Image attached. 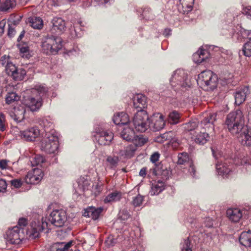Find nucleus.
Wrapping results in <instances>:
<instances>
[{
	"label": "nucleus",
	"mask_w": 251,
	"mask_h": 251,
	"mask_svg": "<svg viewBox=\"0 0 251 251\" xmlns=\"http://www.w3.org/2000/svg\"><path fill=\"white\" fill-rule=\"evenodd\" d=\"M196 133L197 135L196 136L194 135L193 137H192V139L197 144L203 145L209 140V137L208 134L205 132L200 130L199 132L198 131Z\"/></svg>",
	"instance_id": "33"
},
{
	"label": "nucleus",
	"mask_w": 251,
	"mask_h": 251,
	"mask_svg": "<svg viewBox=\"0 0 251 251\" xmlns=\"http://www.w3.org/2000/svg\"><path fill=\"white\" fill-rule=\"evenodd\" d=\"M19 100V97L14 92L9 93L7 95L5 99L6 103L7 104H10L14 101L18 100Z\"/></svg>",
	"instance_id": "42"
},
{
	"label": "nucleus",
	"mask_w": 251,
	"mask_h": 251,
	"mask_svg": "<svg viewBox=\"0 0 251 251\" xmlns=\"http://www.w3.org/2000/svg\"><path fill=\"white\" fill-rule=\"evenodd\" d=\"M7 188V183L5 180L0 179V192H4Z\"/></svg>",
	"instance_id": "54"
},
{
	"label": "nucleus",
	"mask_w": 251,
	"mask_h": 251,
	"mask_svg": "<svg viewBox=\"0 0 251 251\" xmlns=\"http://www.w3.org/2000/svg\"><path fill=\"white\" fill-rule=\"evenodd\" d=\"M100 191V187L98 184L93 185L92 192L96 196L99 194Z\"/></svg>",
	"instance_id": "55"
},
{
	"label": "nucleus",
	"mask_w": 251,
	"mask_h": 251,
	"mask_svg": "<svg viewBox=\"0 0 251 251\" xmlns=\"http://www.w3.org/2000/svg\"><path fill=\"white\" fill-rule=\"evenodd\" d=\"M21 229L18 226L9 229L6 233V240L8 243L10 244L18 245L21 241L20 234Z\"/></svg>",
	"instance_id": "13"
},
{
	"label": "nucleus",
	"mask_w": 251,
	"mask_h": 251,
	"mask_svg": "<svg viewBox=\"0 0 251 251\" xmlns=\"http://www.w3.org/2000/svg\"><path fill=\"white\" fill-rule=\"evenodd\" d=\"M58 147L57 136L53 133H46L42 141L41 150L48 153H55L58 151Z\"/></svg>",
	"instance_id": "10"
},
{
	"label": "nucleus",
	"mask_w": 251,
	"mask_h": 251,
	"mask_svg": "<svg viewBox=\"0 0 251 251\" xmlns=\"http://www.w3.org/2000/svg\"><path fill=\"white\" fill-rule=\"evenodd\" d=\"M240 244L246 247H251V230L242 232L239 238Z\"/></svg>",
	"instance_id": "30"
},
{
	"label": "nucleus",
	"mask_w": 251,
	"mask_h": 251,
	"mask_svg": "<svg viewBox=\"0 0 251 251\" xmlns=\"http://www.w3.org/2000/svg\"><path fill=\"white\" fill-rule=\"evenodd\" d=\"M211 150L213 157L216 159H218L219 157L222 156L221 152L218 149H215L214 147L211 148Z\"/></svg>",
	"instance_id": "53"
},
{
	"label": "nucleus",
	"mask_w": 251,
	"mask_h": 251,
	"mask_svg": "<svg viewBox=\"0 0 251 251\" xmlns=\"http://www.w3.org/2000/svg\"><path fill=\"white\" fill-rule=\"evenodd\" d=\"M172 88L179 94L188 91L191 83L187 73L183 69H178L174 71L170 79Z\"/></svg>",
	"instance_id": "2"
},
{
	"label": "nucleus",
	"mask_w": 251,
	"mask_h": 251,
	"mask_svg": "<svg viewBox=\"0 0 251 251\" xmlns=\"http://www.w3.org/2000/svg\"><path fill=\"white\" fill-rule=\"evenodd\" d=\"M21 56L23 58L28 59L31 57L29 53V47L26 44H19L18 45Z\"/></svg>",
	"instance_id": "39"
},
{
	"label": "nucleus",
	"mask_w": 251,
	"mask_h": 251,
	"mask_svg": "<svg viewBox=\"0 0 251 251\" xmlns=\"http://www.w3.org/2000/svg\"><path fill=\"white\" fill-rule=\"evenodd\" d=\"M8 162L9 161L5 159L0 160V168L2 170L6 169L7 168Z\"/></svg>",
	"instance_id": "62"
},
{
	"label": "nucleus",
	"mask_w": 251,
	"mask_h": 251,
	"mask_svg": "<svg viewBox=\"0 0 251 251\" xmlns=\"http://www.w3.org/2000/svg\"><path fill=\"white\" fill-rule=\"evenodd\" d=\"M40 134V131L37 127H31L21 132L22 138L28 141H34Z\"/></svg>",
	"instance_id": "24"
},
{
	"label": "nucleus",
	"mask_w": 251,
	"mask_h": 251,
	"mask_svg": "<svg viewBox=\"0 0 251 251\" xmlns=\"http://www.w3.org/2000/svg\"><path fill=\"white\" fill-rule=\"evenodd\" d=\"M180 114L176 111L170 112L168 115V122L171 124H176L179 122Z\"/></svg>",
	"instance_id": "40"
},
{
	"label": "nucleus",
	"mask_w": 251,
	"mask_h": 251,
	"mask_svg": "<svg viewBox=\"0 0 251 251\" xmlns=\"http://www.w3.org/2000/svg\"><path fill=\"white\" fill-rule=\"evenodd\" d=\"M133 107L137 110V111H145V108L147 107L146 97L141 94L134 95L132 98Z\"/></svg>",
	"instance_id": "15"
},
{
	"label": "nucleus",
	"mask_w": 251,
	"mask_h": 251,
	"mask_svg": "<svg viewBox=\"0 0 251 251\" xmlns=\"http://www.w3.org/2000/svg\"><path fill=\"white\" fill-rule=\"evenodd\" d=\"M78 186L82 187L83 191L88 190L89 185L90 184V181L88 179H85L84 177L81 178L78 181Z\"/></svg>",
	"instance_id": "43"
},
{
	"label": "nucleus",
	"mask_w": 251,
	"mask_h": 251,
	"mask_svg": "<svg viewBox=\"0 0 251 251\" xmlns=\"http://www.w3.org/2000/svg\"><path fill=\"white\" fill-rule=\"evenodd\" d=\"M204 224L205 226L211 227L213 225V221L211 218L209 217H206L204 220Z\"/></svg>",
	"instance_id": "57"
},
{
	"label": "nucleus",
	"mask_w": 251,
	"mask_h": 251,
	"mask_svg": "<svg viewBox=\"0 0 251 251\" xmlns=\"http://www.w3.org/2000/svg\"><path fill=\"white\" fill-rule=\"evenodd\" d=\"M195 0H179L178 9L181 10L183 14H188L192 11Z\"/></svg>",
	"instance_id": "31"
},
{
	"label": "nucleus",
	"mask_w": 251,
	"mask_h": 251,
	"mask_svg": "<svg viewBox=\"0 0 251 251\" xmlns=\"http://www.w3.org/2000/svg\"><path fill=\"white\" fill-rule=\"evenodd\" d=\"M160 154L158 152H154L151 156V161L152 163H155L159 159Z\"/></svg>",
	"instance_id": "59"
},
{
	"label": "nucleus",
	"mask_w": 251,
	"mask_h": 251,
	"mask_svg": "<svg viewBox=\"0 0 251 251\" xmlns=\"http://www.w3.org/2000/svg\"><path fill=\"white\" fill-rule=\"evenodd\" d=\"M25 108L23 105H19L14 107L9 115L12 119L16 123L22 122L25 118Z\"/></svg>",
	"instance_id": "18"
},
{
	"label": "nucleus",
	"mask_w": 251,
	"mask_h": 251,
	"mask_svg": "<svg viewBox=\"0 0 251 251\" xmlns=\"http://www.w3.org/2000/svg\"><path fill=\"white\" fill-rule=\"evenodd\" d=\"M30 25L34 29H41L43 26V22L41 18L37 17H31L28 19Z\"/></svg>",
	"instance_id": "35"
},
{
	"label": "nucleus",
	"mask_w": 251,
	"mask_h": 251,
	"mask_svg": "<svg viewBox=\"0 0 251 251\" xmlns=\"http://www.w3.org/2000/svg\"><path fill=\"white\" fill-rule=\"evenodd\" d=\"M150 128H152L155 131H159L164 128L165 122L164 117L162 114L157 113L153 115L150 118Z\"/></svg>",
	"instance_id": "17"
},
{
	"label": "nucleus",
	"mask_w": 251,
	"mask_h": 251,
	"mask_svg": "<svg viewBox=\"0 0 251 251\" xmlns=\"http://www.w3.org/2000/svg\"><path fill=\"white\" fill-rule=\"evenodd\" d=\"M67 220L66 212L63 209H54L50 213V215L44 219H42V224L39 221L33 222L31 223V228L28 230V234L30 238L35 239L38 238L40 233L46 228H49L50 224L57 226H63Z\"/></svg>",
	"instance_id": "1"
},
{
	"label": "nucleus",
	"mask_w": 251,
	"mask_h": 251,
	"mask_svg": "<svg viewBox=\"0 0 251 251\" xmlns=\"http://www.w3.org/2000/svg\"><path fill=\"white\" fill-rule=\"evenodd\" d=\"M25 105L32 112L38 111L43 105L42 98L30 96L25 100Z\"/></svg>",
	"instance_id": "14"
},
{
	"label": "nucleus",
	"mask_w": 251,
	"mask_h": 251,
	"mask_svg": "<svg viewBox=\"0 0 251 251\" xmlns=\"http://www.w3.org/2000/svg\"><path fill=\"white\" fill-rule=\"evenodd\" d=\"M117 156L116 155H110L108 156L106 158V161L107 163V166L110 169H114L117 167L119 161L122 159V158H126V151L124 150H121L118 153Z\"/></svg>",
	"instance_id": "23"
},
{
	"label": "nucleus",
	"mask_w": 251,
	"mask_h": 251,
	"mask_svg": "<svg viewBox=\"0 0 251 251\" xmlns=\"http://www.w3.org/2000/svg\"><path fill=\"white\" fill-rule=\"evenodd\" d=\"M189 160L188 155L187 153H182L178 155V163L179 164H184Z\"/></svg>",
	"instance_id": "44"
},
{
	"label": "nucleus",
	"mask_w": 251,
	"mask_h": 251,
	"mask_svg": "<svg viewBox=\"0 0 251 251\" xmlns=\"http://www.w3.org/2000/svg\"><path fill=\"white\" fill-rule=\"evenodd\" d=\"M5 71L8 75H10L15 80H22L26 75L25 70L21 71V75H19V69L12 63H8L5 66Z\"/></svg>",
	"instance_id": "19"
},
{
	"label": "nucleus",
	"mask_w": 251,
	"mask_h": 251,
	"mask_svg": "<svg viewBox=\"0 0 251 251\" xmlns=\"http://www.w3.org/2000/svg\"><path fill=\"white\" fill-rule=\"evenodd\" d=\"M121 197V193L114 191L108 194L104 198L103 201L105 203L113 202L120 200Z\"/></svg>",
	"instance_id": "36"
},
{
	"label": "nucleus",
	"mask_w": 251,
	"mask_h": 251,
	"mask_svg": "<svg viewBox=\"0 0 251 251\" xmlns=\"http://www.w3.org/2000/svg\"><path fill=\"white\" fill-rule=\"evenodd\" d=\"M142 18L143 19H145L146 20H149L151 19L150 16V9L148 8H145L142 10V13L141 14Z\"/></svg>",
	"instance_id": "50"
},
{
	"label": "nucleus",
	"mask_w": 251,
	"mask_h": 251,
	"mask_svg": "<svg viewBox=\"0 0 251 251\" xmlns=\"http://www.w3.org/2000/svg\"><path fill=\"white\" fill-rule=\"evenodd\" d=\"M34 91H36L38 93L39 96H36V97L41 98L44 96L47 92L46 88L43 86H36L33 89Z\"/></svg>",
	"instance_id": "46"
},
{
	"label": "nucleus",
	"mask_w": 251,
	"mask_h": 251,
	"mask_svg": "<svg viewBox=\"0 0 251 251\" xmlns=\"http://www.w3.org/2000/svg\"><path fill=\"white\" fill-rule=\"evenodd\" d=\"M165 189L164 182L162 180H158L152 184L150 194L151 196L157 195Z\"/></svg>",
	"instance_id": "34"
},
{
	"label": "nucleus",
	"mask_w": 251,
	"mask_h": 251,
	"mask_svg": "<svg viewBox=\"0 0 251 251\" xmlns=\"http://www.w3.org/2000/svg\"><path fill=\"white\" fill-rule=\"evenodd\" d=\"M189 172L190 173L191 175L195 177L196 176V170L193 164H191L190 165V167L189 168Z\"/></svg>",
	"instance_id": "63"
},
{
	"label": "nucleus",
	"mask_w": 251,
	"mask_h": 251,
	"mask_svg": "<svg viewBox=\"0 0 251 251\" xmlns=\"http://www.w3.org/2000/svg\"><path fill=\"white\" fill-rule=\"evenodd\" d=\"M113 121L114 123L119 127L122 126H124L126 125V113L124 112L117 113L113 116ZM122 129H123V131L121 134V136L124 140H126L125 133L124 132L125 127H124Z\"/></svg>",
	"instance_id": "26"
},
{
	"label": "nucleus",
	"mask_w": 251,
	"mask_h": 251,
	"mask_svg": "<svg viewBox=\"0 0 251 251\" xmlns=\"http://www.w3.org/2000/svg\"><path fill=\"white\" fill-rule=\"evenodd\" d=\"M149 175L150 176H157L160 175L161 176V178L163 180L167 179L170 175V172L169 170L167 169L163 170L161 171L158 167H153L150 170Z\"/></svg>",
	"instance_id": "32"
},
{
	"label": "nucleus",
	"mask_w": 251,
	"mask_h": 251,
	"mask_svg": "<svg viewBox=\"0 0 251 251\" xmlns=\"http://www.w3.org/2000/svg\"><path fill=\"white\" fill-rule=\"evenodd\" d=\"M171 133V132H166L161 135L159 137H157V140L158 142H162L164 141L169 140V134Z\"/></svg>",
	"instance_id": "52"
},
{
	"label": "nucleus",
	"mask_w": 251,
	"mask_h": 251,
	"mask_svg": "<svg viewBox=\"0 0 251 251\" xmlns=\"http://www.w3.org/2000/svg\"><path fill=\"white\" fill-rule=\"evenodd\" d=\"M133 123L137 131L145 132L150 128V117L146 111H137L133 118Z\"/></svg>",
	"instance_id": "9"
},
{
	"label": "nucleus",
	"mask_w": 251,
	"mask_h": 251,
	"mask_svg": "<svg viewBox=\"0 0 251 251\" xmlns=\"http://www.w3.org/2000/svg\"><path fill=\"white\" fill-rule=\"evenodd\" d=\"M30 161L32 166H41V165L45 162L46 159L45 157L40 154H35L30 157Z\"/></svg>",
	"instance_id": "37"
},
{
	"label": "nucleus",
	"mask_w": 251,
	"mask_h": 251,
	"mask_svg": "<svg viewBox=\"0 0 251 251\" xmlns=\"http://www.w3.org/2000/svg\"><path fill=\"white\" fill-rule=\"evenodd\" d=\"M41 47L45 53L56 54L62 48V39L58 36H48L42 39Z\"/></svg>",
	"instance_id": "7"
},
{
	"label": "nucleus",
	"mask_w": 251,
	"mask_h": 251,
	"mask_svg": "<svg viewBox=\"0 0 251 251\" xmlns=\"http://www.w3.org/2000/svg\"><path fill=\"white\" fill-rule=\"evenodd\" d=\"M16 2L15 0H5L2 3H0V10L2 11H6L15 6Z\"/></svg>",
	"instance_id": "38"
},
{
	"label": "nucleus",
	"mask_w": 251,
	"mask_h": 251,
	"mask_svg": "<svg viewBox=\"0 0 251 251\" xmlns=\"http://www.w3.org/2000/svg\"><path fill=\"white\" fill-rule=\"evenodd\" d=\"M242 51L244 55L250 57L251 56V42H248L244 45Z\"/></svg>",
	"instance_id": "45"
},
{
	"label": "nucleus",
	"mask_w": 251,
	"mask_h": 251,
	"mask_svg": "<svg viewBox=\"0 0 251 251\" xmlns=\"http://www.w3.org/2000/svg\"><path fill=\"white\" fill-rule=\"evenodd\" d=\"M128 227L126 226V230L129 232V237L127 244L126 243V251H144L141 248H138L134 244L135 238L138 236V233L141 234V229L139 226L137 221L131 219L128 222Z\"/></svg>",
	"instance_id": "8"
},
{
	"label": "nucleus",
	"mask_w": 251,
	"mask_h": 251,
	"mask_svg": "<svg viewBox=\"0 0 251 251\" xmlns=\"http://www.w3.org/2000/svg\"><path fill=\"white\" fill-rule=\"evenodd\" d=\"M129 122V117L126 116V126ZM148 141V138L142 135H136L133 128L126 127V157H131L137 147L143 146Z\"/></svg>",
	"instance_id": "3"
},
{
	"label": "nucleus",
	"mask_w": 251,
	"mask_h": 251,
	"mask_svg": "<svg viewBox=\"0 0 251 251\" xmlns=\"http://www.w3.org/2000/svg\"><path fill=\"white\" fill-rule=\"evenodd\" d=\"M43 176L42 170L35 168L28 172L25 177V181L27 184H36L41 180Z\"/></svg>",
	"instance_id": "12"
},
{
	"label": "nucleus",
	"mask_w": 251,
	"mask_h": 251,
	"mask_svg": "<svg viewBox=\"0 0 251 251\" xmlns=\"http://www.w3.org/2000/svg\"><path fill=\"white\" fill-rule=\"evenodd\" d=\"M116 243V239L111 235L109 236L105 241V244L108 248L113 246Z\"/></svg>",
	"instance_id": "49"
},
{
	"label": "nucleus",
	"mask_w": 251,
	"mask_h": 251,
	"mask_svg": "<svg viewBox=\"0 0 251 251\" xmlns=\"http://www.w3.org/2000/svg\"><path fill=\"white\" fill-rule=\"evenodd\" d=\"M211 56V54L210 53L209 50L204 49L202 47L193 54V60L196 63L200 64L206 61Z\"/></svg>",
	"instance_id": "21"
},
{
	"label": "nucleus",
	"mask_w": 251,
	"mask_h": 251,
	"mask_svg": "<svg viewBox=\"0 0 251 251\" xmlns=\"http://www.w3.org/2000/svg\"><path fill=\"white\" fill-rule=\"evenodd\" d=\"M51 31L52 32L59 33L62 32L65 29V23L61 18H54L51 21Z\"/></svg>",
	"instance_id": "27"
},
{
	"label": "nucleus",
	"mask_w": 251,
	"mask_h": 251,
	"mask_svg": "<svg viewBox=\"0 0 251 251\" xmlns=\"http://www.w3.org/2000/svg\"><path fill=\"white\" fill-rule=\"evenodd\" d=\"M201 120L199 125L197 121H190L184 125V128L188 131L195 130V133L200 131V129L203 128L208 131H213L214 129V123L216 120L217 114L216 113H208Z\"/></svg>",
	"instance_id": "4"
},
{
	"label": "nucleus",
	"mask_w": 251,
	"mask_h": 251,
	"mask_svg": "<svg viewBox=\"0 0 251 251\" xmlns=\"http://www.w3.org/2000/svg\"><path fill=\"white\" fill-rule=\"evenodd\" d=\"M103 209L102 207H95L94 206H89L85 209L83 215L96 220L99 218Z\"/></svg>",
	"instance_id": "25"
},
{
	"label": "nucleus",
	"mask_w": 251,
	"mask_h": 251,
	"mask_svg": "<svg viewBox=\"0 0 251 251\" xmlns=\"http://www.w3.org/2000/svg\"><path fill=\"white\" fill-rule=\"evenodd\" d=\"M95 132V139L100 145H108L113 139V134L112 132H108L102 129H96Z\"/></svg>",
	"instance_id": "11"
},
{
	"label": "nucleus",
	"mask_w": 251,
	"mask_h": 251,
	"mask_svg": "<svg viewBox=\"0 0 251 251\" xmlns=\"http://www.w3.org/2000/svg\"><path fill=\"white\" fill-rule=\"evenodd\" d=\"M9 27L8 30L7 35L9 37H12L15 33L14 27L8 24Z\"/></svg>",
	"instance_id": "60"
},
{
	"label": "nucleus",
	"mask_w": 251,
	"mask_h": 251,
	"mask_svg": "<svg viewBox=\"0 0 251 251\" xmlns=\"http://www.w3.org/2000/svg\"><path fill=\"white\" fill-rule=\"evenodd\" d=\"M236 135L242 145L248 147L251 146V130H249L246 126Z\"/></svg>",
	"instance_id": "16"
},
{
	"label": "nucleus",
	"mask_w": 251,
	"mask_h": 251,
	"mask_svg": "<svg viewBox=\"0 0 251 251\" xmlns=\"http://www.w3.org/2000/svg\"><path fill=\"white\" fill-rule=\"evenodd\" d=\"M11 62L9 61V56L4 55L0 59V63L2 66H5L6 64Z\"/></svg>",
	"instance_id": "51"
},
{
	"label": "nucleus",
	"mask_w": 251,
	"mask_h": 251,
	"mask_svg": "<svg viewBox=\"0 0 251 251\" xmlns=\"http://www.w3.org/2000/svg\"><path fill=\"white\" fill-rule=\"evenodd\" d=\"M27 220L25 218H21L19 220L18 226L20 229L21 228H22L23 227L27 225Z\"/></svg>",
	"instance_id": "58"
},
{
	"label": "nucleus",
	"mask_w": 251,
	"mask_h": 251,
	"mask_svg": "<svg viewBox=\"0 0 251 251\" xmlns=\"http://www.w3.org/2000/svg\"><path fill=\"white\" fill-rule=\"evenodd\" d=\"M197 81L202 89L206 91L212 90L217 87L218 77L212 71L206 70L199 75Z\"/></svg>",
	"instance_id": "6"
},
{
	"label": "nucleus",
	"mask_w": 251,
	"mask_h": 251,
	"mask_svg": "<svg viewBox=\"0 0 251 251\" xmlns=\"http://www.w3.org/2000/svg\"><path fill=\"white\" fill-rule=\"evenodd\" d=\"M181 250L182 251H192L190 241L189 238L184 240V242L181 245Z\"/></svg>",
	"instance_id": "47"
},
{
	"label": "nucleus",
	"mask_w": 251,
	"mask_h": 251,
	"mask_svg": "<svg viewBox=\"0 0 251 251\" xmlns=\"http://www.w3.org/2000/svg\"><path fill=\"white\" fill-rule=\"evenodd\" d=\"M74 242L72 240L68 242H56L50 246V251H68L69 249L73 245Z\"/></svg>",
	"instance_id": "29"
},
{
	"label": "nucleus",
	"mask_w": 251,
	"mask_h": 251,
	"mask_svg": "<svg viewBox=\"0 0 251 251\" xmlns=\"http://www.w3.org/2000/svg\"><path fill=\"white\" fill-rule=\"evenodd\" d=\"M243 13L245 14L247 17L251 19V6H248L243 9Z\"/></svg>",
	"instance_id": "56"
},
{
	"label": "nucleus",
	"mask_w": 251,
	"mask_h": 251,
	"mask_svg": "<svg viewBox=\"0 0 251 251\" xmlns=\"http://www.w3.org/2000/svg\"><path fill=\"white\" fill-rule=\"evenodd\" d=\"M216 169L217 174L224 178L228 177L232 173L231 165H228L225 162H218L216 164Z\"/></svg>",
	"instance_id": "22"
},
{
	"label": "nucleus",
	"mask_w": 251,
	"mask_h": 251,
	"mask_svg": "<svg viewBox=\"0 0 251 251\" xmlns=\"http://www.w3.org/2000/svg\"><path fill=\"white\" fill-rule=\"evenodd\" d=\"M229 220L234 223L238 222L243 216L242 211L238 208H229L226 211Z\"/></svg>",
	"instance_id": "28"
},
{
	"label": "nucleus",
	"mask_w": 251,
	"mask_h": 251,
	"mask_svg": "<svg viewBox=\"0 0 251 251\" xmlns=\"http://www.w3.org/2000/svg\"><path fill=\"white\" fill-rule=\"evenodd\" d=\"M147 175V168L144 167L142 168L139 172V176L145 177Z\"/></svg>",
	"instance_id": "64"
},
{
	"label": "nucleus",
	"mask_w": 251,
	"mask_h": 251,
	"mask_svg": "<svg viewBox=\"0 0 251 251\" xmlns=\"http://www.w3.org/2000/svg\"><path fill=\"white\" fill-rule=\"evenodd\" d=\"M250 93V91L248 86H244L236 90L234 93L235 103L237 105L243 103Z\"/></svg>",
	"instance_id": "20"
},
{
	"label": "nucleus",
	"mask_w": 251,
	"mask_h": 251,
	"mask_svg": "<svg viewBox=\"0 0 251 251\" xmlns=\"http://www.w3.org/2000/svg\"><path fill=\"white\" fill-rule=\"evenodd\" d=\"M226 124L229 131L233 135H237L246 126L243 113L240 110H237L229 113L226 118Z\"/></svg>",
	"instance_id": "5"
},
{
	"label": "nucleus",
	"mask_w": 251,
	"mask_h": 251,
	"mask_svg": "<svg viewBox=\"0 0 251 251\" xmlns=\"http://www.w3.org/2000/svg\"><path fill=\"white\" fill-rule=\"evenodd\" d=\"M11 185L15 188H19L22 185V182L19 179H14L11 181Z\"/></svg>",
	"instance_id": "61"
},
{
	"label": "nucleus",
	"mask_w": 251,
	"mask_h": 251,
	"mask_svg": "<svg viewBox=\"0 0 251 251\" xmlns=\"http://www.w3.org/2000/svg\"><path fill=\"white\" fill-rule=\"evenodd\" d=\"M143 200H144V197L140 195H138L136 197H135L134 199H133V200L132 201L133 204L135 206H140L142 204V203L143 201Z\"/></svg>",
	"instance_id": "48"
},
{
	"label": "nucleus",
	"mask_w": 251,
	"mask_h": 251,
	"mask_svg": "<svg viewBox=\"0 0 251 251\" xmlns=\"http://www.w3.org/2000/svg\"><path fill=\"white\" fill-rule=\"evenodd\" d=\"M235 162L237 165H240L249 167L251 166V156H244L240 158H238L235 160Z\"/></svg>",
	"instance_id": "41"
}]
</instances>
